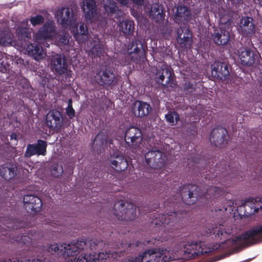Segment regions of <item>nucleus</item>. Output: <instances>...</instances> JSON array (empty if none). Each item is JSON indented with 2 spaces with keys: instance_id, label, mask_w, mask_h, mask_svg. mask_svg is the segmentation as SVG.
<instances>
[{
  "instance_id": "f257e3e1",
  "label": "nucleus",
  "mask_w": 262,
  "mask_h": 262,
  "mask_svg": "<svg viewBox=\"0 0 262 262\" xmlns=\"http://www.w3.org/2000/svg\"><path fill=\"white\" fill-rule=\"evenodd\" d=\"M99 243L96 239L81 240L66 246L64 252L71 257V262H93L106 259L111 256L115 258L116 254H111L110 251L100 252L97 255L92 254L90 251L95 250Z\"/></svg>"
},
{
  "instance_id": "f03ea898",
  "label": "nucleus",
  "mask_w": 262,
  "mask_h": 262,
  "mask_svg": "<svg viewBox=\"0 0 262 262\" xmlns=\"http://www.w3.org/2000/svg\"><path fill=\"white\" fill-rule=\"evenodd\" d=\"M217 239L222 240L219 247L222 248L232 246L240 247L246 244H253L262 241V225L254 227L241 236L232 237L231 230L224 225H220L212 229Z\"/></svg>"
},
{
  "instance_id": "7ed1b4c3",
  "label": "nucleus",
  "mask_w": 262,
  "mask_h": 262,
  "mask_svg": "<svg viewBox=\"0 0 262 262\" xmlns=\"http://www.w3.org/2000/svg\"><path fill=\"white\" fill-rule=\"evenodd\" d=\"M114 213L119 220H131L136 216L137 208L132 203L119 201L114 205Z\"/></svg>"
},
{
  "instance_id": "20e7f679",
  "label": "nucleus",
  "mask_w": 262,
  "mask_h": 262,
  "mask_svg": "<svg viewBox=\"0 0 262 262\" xmlns=\"http://www.w3.org/2000/svg\"><path fill=\"white\" fill-rule=\"evenodd\" d=\"M83 16L87 23H93L101 19L94 0H83L81 6Z\"/></svg>"
},
{
  "instance_id": "39448f33",
  "label": "nucleus",
  "mask_w": 262,
  "mask_h": 262,
  "mask_svg": "<svg viewBox=\"0 0 262 262\" xmlns=\"http://www.w3.org/2000/svg\"><path fill=\"white\" fill-rule=\"evenodd\" d=\"M57 35L55 23L52 21L46 23L39 29L34 37L37 44H41L45 39H53Z\"/></svg>"
},
{
  "instance_id": "423d86ee",
  "label": "nucleus",
  "mask_w": 262,
  "mask_h": 262,
  "mask_svg": "<svg viewBox=\"0 0 262 262\" xmlns=\"http://www.w3.org/2000/svg\"><path fill=\"white\" fill-rule=\"evenodd\" d=\"M145 158L147 164L154 169L162 167L166 160L165 154L158 150L149 151L145 154Z\"/></svg>"
},
{
  "instance_id": "0eeeda50",
  "label": "nucleus",
  "mask_w": 262,
  "mask_h": 262,
  "mask_svg": "<svg viewBox=\"0 0 262 262\" xmlns=\"http://www.w3.org/2000/svg\"><path fill=\"white\" fill-rule=\"evenodd\" d=\"M58 23L63 28H70L76 19L74 18L72 10L69 8H62L59 9L56 14Z\"/></svg>"
},
{
  "instance_id": "6e6552de",
  "label": "nucleus",
  "mask_w": 262,
  "mask_h": 262,
  "mask_svg": "<svg viewBox=\"0 0 262 262\" xmlns=\"http://www.w3.org/2000/svg\"><path fill=\"white\" fill-rule=\"evenodd\" d=\"M46 123L48 126L53 130L59 132L63 125L60 113L56 110L49 112L47 115Z\"/></svg>"
},
{
  "instance_id": "1a4fd4ad",
  "label": "nucleus",
  "mask_w": 262,
  "mask_h": 262,
  "mask_svg": "<svg viewBox=\"0 0 262 262\" xmlns=\"http://www.w3.org/2000/svg\"><path fill=\"white\" fill-rule=\"evenodd\" d=\"M50 65L52 70L59 75L64 74L68 71V66L62 55H53L51 59Z\"/></svg>"
},
{
  "instance_id": "9d476101",
  "label": "nucleus",
  "mask_w": 262,
  "mask_h": 262,
  "mask_svg": "<svg viewBox=\"0 0 262 262\" xmlns=\"http://www.w3.org/2000/svg\"><path fill=\"white\" fill-rule=\"evenodd\" d=\"M24 205L27 212H37L40 210L42 207L41 200L33 195H26L24 197Z\"/></svg>"
},
{
  "instance_id": "9b49d317",
  "label": "nucleus",
  "mask_w": 262,
  "mask_h": 262,
  "mask_svg": "<svg viewBox=\"0 0 262 262\" xmlns=\"http://www.w3.org/2000/svg\"><path fill=\"white\" fill-rule=\"evenodd\" d=\"M125 140L128 145L136 146L142 140V133L137 127H130L125 132Z\"/></svg>"
},
{
  "instance_id": "f8f14e48",
  "label": "nucleus",
  "mask_w": 262,
  "mask_h": 262,
  "mask_svg": "<svg viewBox=\"0 0 262 262\" xmlns=\"http://www.w3.org/2000/svg\"><path fill=\"white\" fill-rule=\"evenodd\" d=\"M69 30L79 42H82L88 38V28L84 23H80L79 29H78V24L75 20L73 23Z\"/></svg>"
},
{
  "instance_id": "ddd939ff",
  "label": "nucleus",
  "mask_w": 262,
  "mask_h": 262,
  "mask_svg": "<svg viewBox=\"0 0 262 262\" xmlns=\"http://www.w3.org/2000/svg\"><path fill=\"white\" fill-rule=\"evenodd\" d=\"M185 190L182 192V197L185 203L189 205L194 203L198 198L203 194L200 188L195 185L189 186Z\"/></svg>"
},
{
  "instance_id": "4468645a",
  "label": "nucleus",
  "mask_w": 262,
  "mask_h": 262,
  "mask_svg": "<svg viewBox=\"0 0 262 262\" xmlns=\"http://www.w3.org/2000/svg\"><path fill=\"white\" fill-rule=\"evenodd\" d=\"M238 57L241 63L250 66L253 65L258 59V54L247 48H242L238 51Z\"/></svg>"
},
{
  "instance_id": "2eb2a0df",
  "label": "nucleus",
  "mask_w": 262,
  "mask_h": 262,
  "mask_svg": "<svg viewBox=\"0 0 262 262\" xmlns=\"http://www.w3.org/2000/svg\"><path fill=\"white\" fill-rule=\"evenodd\" d=\"M227 139V130L224 128L219 127L212 130L210 140L215 146L221 147L226 142Z\"/></svg>"
},
{
  "instance_id": "dca6fc26",
  "label": "nucleus",
  "mask_w": 262,
  "mask_h": 262,
  "mask_svg": "<svg viewBox=\"0 0 262 262\" xmlns=\"http://www.w3.org/2000/svg\"><path fill=\"white\" fill-rule=\"evenodd\" d=\"M191 34L187 26L181 27L178 30L177 40L182 47L187 48L191 43Z\"/></svg>"
},
{
  "instance_id": "f3484780",
  "label": "nucleus",
  "mask_w": 262,
  "mask_h": 262,
  "mask_svg": "<svg viewBox=\"0 0 262 262\" xmlns=\"http://www.w3.org/2000/svg\"><path fill=\"white\" fill-rule=\"evenodd\" d=\"M148 252L150 255V260L155 262H166L174 259L169 255V251L166 250L153 249L148 250Z\"/></svg>"
},
{
  "instance_id": "a211bd4d",
  "label": "nucleus",
  "mask_w": 262,
  "mask_h": 262,
  "mask_svg": "<svg viewBox=\"0 0 262 262\" xmlns=\"http://www.w3.org/2000/svg\"><path fill=\"white\" fill-rule=\"evenodd\" d=\"M47 143L43 140H38L36 145L30 144L27 146L25 156H31L37 154L38 155H45L46 152Z\"/></svg>"
},
{
  "instance_id": "6ab92c4d",
  "label": "nucleus",
  "mask_w": 262,
  "mask_h": 262,
  "mask_svg": "<svg viewBox=\"0 0 262 262\" xmlns=\"http://www.w3.org/2000/svg\"><path fill=\"white\" fill-rule=\"evenodd\" d=\"M156 75L158 82H162L166 76L168 79V82L166 83L167 86L171 88H174L176 86V81L172 78L169 70L166 66L162 64L161 68L157 70Z\"/></svg>"
},
{
  "instance_id": "aec40b11",
  "label": "nucleus",
  "mask_w": 262,
  "mask_h": 262,
  "mask_svg": "<svg viewBox=\"0 0 262 262\" xmlns=\"http://www.w3.org/2000/svg\"><path fill=\"white\" fill-rule=\"evenodd\" d=\"M183 252L186 254L190 255V257H194L199 254L206 253L207 251L205 250L201 243H191L188 242L187 244L184 245Z\"/></svg>"
},
{
  "instance_id": "412c9836",
  "label": "nucleus",
  "mask_w": 262,
  "mask_h": 262,
  "mask_svg": "<svg viewBox=\"0 0 262 262\" xmlns=\"http://www.w3.org/2000/svg\"><path fill=\"white\" fill-rule=\"evenodd\" d=\"M146 48L144 41L142 39H136L132 41L128 46L127 52L129 54L133 53L137 54L139 56H142L145 51Z\"/></svg>"
},
{
  "instance_id": "4be33fe9",
  "label": "nucleus",
  "mask_w": 262,
  "mask_h": 262,
  "mask_svg": "<svg viewBox=\"0 0 262 262\" xmlns=\"http://www.w3.org/2000/svg\"><path fill=\"white\" fill-rule=\"evenodd\" d=\"M117 28L121 34L126 37H129L134 33L135 29L134 23L130 20H120Z\"/></svg>"
},
{
  "instance_id": "5701e85b",
  "label": "nucleus",
  "mask_w": 262,
  "mask_h": 262,
  "mask_svg": "<svg viewBox=\"0 0 262 262\" xmlns=\"http://www.w3.org/2000/svg\"><path fill=\"white\" fill-rule=\"evenodd\" d=\"M110 164L112 167L118 171L125 170L128 166L127 162L124 157L120 155L112 156L110 160Z\"/></svg>"
},
{
  "instance_id": "b1692460",
  "label": "nucleus",
  "mask_w": 262,
  "mask_h": 262,
  "mask_svg": "<svg viewBox=\"0 0 262 262\" xmlns=\"http://www.w3.org/2000/svg\"><path fill=\"white\" fill-rule=\"evenodd\" d=\"M212 74L221 79H225L229 75L227 65L224 63L216 62L214 64Z\"/></svg>"
},
{
  "instance_id": "393cba45",
  "label": "nucleus",
  "mask_w": 262,
  "mask_h": 262,
  "mask_svg": "<svg viewBox=\"0 0 262 262\" xmlns=\"http://www.w3.org/2000/svg\"><path fill=\"white\" fill-rule=\"evenodd\" d=\"M151 110V108L149 104L141 101L136 102L133 108L134 115L139 117L148 115Z\"/></svg>"
},
{
  "instance_id": "a878e982",
  "label": "nucleus",
  "mask_w": 262,
  "mask_h": 262,
  "mask_svg": "<svg viewBox=\"0 0 262 262\" xmlns=\"http://www.w3.org/2000/svg\"><path fill=\"white\" fill-rule=\"evenodd\" d=\"M190 17V11L187 7L182 6L178 7L174 16V20L177 23L185 24V22L189 20Z\"/></svg>"
},
{
  "instance_id": "bb28decb",
  "label": "nucleus",
  "mask_w": 262,
  "mask_h": 262,
  "mask_svg": "<svg viewBox=\"0 0 262 262\" xmlns=\"http://www.w3.org/2000/svg\"><path fill=\"white\" fill-rule=\"evenodd\" d=\"M229 33L228 31L224 30L221 27L220 30H215L213 35L214 42L218 45H225L229 40Z\"/></svg>"
},
{
  "instance_id": "cd10ccee",
  "label": "nucleus",
  "mask_w": 262,
  "mask_h": 262,
  "mask_svg": "<svg viewBox=\"0 0 262 262\" xmlns=\"http://www.w3.org/2000/svg\"><path fill=\"white\" fill-rule=\"evenodd\" d=\"M114 78V74L110 71H105L102 73L99 72L95 77L97 82L101 85L111 84L113 82Z\"/></svg>"
},
{
  "instance_id": "c85d7f7f",
  "label": "nucleus",
  "mask_w": 262,
  "mask_h": 262,
  "mask_svg": "<svg viewBox=\"0 0 262 262\" xmlns=\"http://www.w3.org/2000/svg\"><path fill=\"white\" fill-rule=\"evenodd\" d=\"M0 44L3 46H12L14 47L24 46L23 41H15L11 38V34L9 32H4L0 34Z\"/></svg>"
},
{
  "instance_id": "c756f323",
  "label": "nucleus",
  "mask_w": 262,
  "mask_h": 262,
  "mask_svg": "<svg viewBox=\"0 0 262 262\" xmlns=\"http://www.w3.org/2000/svg\"><path fill=\"white\" fill-rule=\"evenodd\" d=\"M26 52L30 56H32L35 60H39L46 56V52L42 47L34 46L32 43L28 45L26 48Z\"/></svg>"
},
{
  "instance_id": "7c9ffc66",
  "label": "nucleus",
  "mask_w": 262,
  "mask_h": 262,
  "mask_svg": "<svg viewBox=\"0 0 262 262\" xmlns=\"http://www.w3.org/2000/svg\"><path fill=\"white\" fill-rule=\"evenodd\" d=\"M149 17L155 22L159 23L164 18L162 7L158 4H152L149 12Z\"/></svg>"
},
{
  "instance_id": "2f4dec72",
  "label": "nucleus",
  "mask_w": 262,
  "mask_h": 262,
  "mask_svg": "<svg viewBox=\"0 0 262 262\" xmlns=\"http://www.w3.org/2000/svg\"><path fill=\"white\" fill-rule=\"evenodd\" d=\"M89 54L92 57H99L102 54V49L98 39L95 40L91 43Z\"/></svg>"
},
{
  "instance_id": "473e14b6",
  "label": "nucleus",
  "mask_w": 262,
  "mask_h": 262,
  "mask_svg": "<svg viewBox=\"0 0 262 262\" xmlns=\"http://www.w3.org/2000/svg\"><path fill=\"white\" fill-rule=\"evenodd\" d=\"M16 171L15 167L3 166L0 169V174L5 180H8L14 177Z\"/></svg>"
},
{
  "instance_id": "72a5a7b5",
  "label": "nucleus",
  "mask_w": 262,
  "mask_h": 262,
  "mask_svg": "<svg viewBox=\"0 0 262 262\" xmlns=\"http://www.w3.org/2000/svg\"><path fill=\"white\" fill-rule=\"evenodd\" d=\"M262 204V198L257 197L255 199H248L245 201L244 206L245 207H249L254 208L255 211H257L258 207L262 208V206L260 205Z\"/></svg>"
},
{
  "instance_id": "f704fd0d",
  "label": "nucleus",
  "mask_w": 262,
  "mask_h": 262,
  "mask_svg": "<svg viewBox=\"0 0 262 262\" xmlns=\"http://www.w3.org/2000/svg\"><path fill=\"white\" fill-rule=\"evenodd\" d=\"M104 9L107 14L116 13L118 10V8L113 0H104Z\"/></svg>"
},
{
  "instance_id": "c9c22d12",
  "label": "nucleus",
  "mask_w": 262,
  "mask_h": 262,
  "mask_svg": "<svg viewBox=\"0 0 262 262\" xmlns=\"http://www.w3.org/2000/svg\"><path fill=\"white\" fill-rule=\"evenodd\" d=\"M165 117L170 125H176L180 119L179 114L176 112H168L165 115Z\"/></svg>"
},
{
  "instance_id": "e433bc0d",
  "label": "nucleus",
  "mask_w": 262,
  "mask_h": 262,
  "mask_svg": "<svg viewBox=\"0 0 262 262\" xmlns=\"http://www.w3.org/2000/svg\"><path fill=\"white\" fill-rule=\"evenodd\" d=\"M107 135L105 133H100L96 137L94 144L96 146H102L106 142Z\"/></svg>"
},
{
  "instance_id": "4c0bfd02",
  "label": "nucleus",
  "mask_w": 262,
  "mask_h": 262,
  "mask_svg": "<svg viewBox=\"0 0 262 262\" xmlns=\"http://www.w3.org/2000/svg\"><path fill=\"white\" fill-rule=\"evenodd\" d=\"M241 30L244 35L252 37L255 36V27L254 24H250L246 27L241 28Z\"/></svg>"
},
{
  "instance_id": "58836bf2",
  "label": "nucleus",
  "mask_w": 262,
  "mask_h": 262,
  "mask_svg": "<svg viewBox=\"0 0 262 262\" xmlns=\"http://www.w3.org/2000/svg\"><path fill=\"white\" fill-rule=\"evenodd\" d=\"M18 38L26 41L27 38L31 37V30L27 29L26 28H18L16 30Z\"/></svg>"
},
{
  "instance_id": "ea45409f",
  "label": "nucleus",
  "mask_w": 262,
  "mask_h": 262,
  "mask_svg": "<svg viewBox=\"0 0 262 262\" xmlns=\"http://www.w3.org/2000/svg\"><path fill=\"white\" fill-rule=\"evenodd\" d=\"M63 171V167L61 165L59 164L53 165L51 170L52 176L55 178H59L62 175Z\"/></svg>"
},
{
  "instance_id": "a19ab883",
  "label": "nucleus",
  "mask_w": 262,
  "mask_h": 262,
  "mask_svg": "<svg viewBox=\"0 0 262 262\" xmlns=\"http://www.w3.org/2000/svg\"><path fill=\"white\" fill-rule=\"evenodd\" d=\"M70 36L68 34H64L62 35H59L58 37L57 41L58 45L61 47H63L67 45L69 42Z\"/></svg>"
},
{
  "instance_id": "79ce46f5",
  "label": "nucleus",
  "mask_w": 262,
  "mask_h": 262,
  "mask_svg": "<svg viewBox=\"0 0 262 262\" xmlns=\"http://www.w3.org/2000/svg\"><path fill=\"white\" fill-rule=\"evenodd\" d=\"M150 255L149 254L148 250L145 251L142 254L139 255L137 257V260L138 262H155L154 260H150Z\"/></svg>"
},
{
  "instance_id": "37998d69",
  "label": "nucleus",
  "mask_w": 262,
  "mask_h": 262,
  "mask_svg": "<svg viewBox=\"0 0 262 262\" xmlns=\"http://www.w3.org/2000/svg\"><path fill=\"white\" fill-rule=\"evenodd\" d=\"M176 217V213L174 212L171 213L170 214H167V215H162L161 216V221L162 224H168L170 223V221L172 220L173 222L175 219Z\"/></svg>"
},
{
  "instance_id": "c03bdc74",
  "label": "nucleus",
  "mask_w": 262,
  "mask_h": 262,
  "mask_svg": "<svg viewBox=\"0 0 262 262\" xmlns=\"http://www.w3.org/2000/svg\"><path fill=\"white\" fill-rule=\"evenodd\" d=\"M36 232L34 231H31L27 235H23L21 237V241L24 243H28L30 242V239H32L36 237Z\"/></svg>"
},
{
  "instance_id": "a18cd8bd",
  "label": "nucleus",
  "mask_w": 262,
  "mask_h": 262,
  "mask_svg": "<svg viewBox=\"0 0 262 262\" xmlns=\"http://www.w3.org/2000/svg\"><path fill=\"white\" fill-rule=\"evenodd\" d=\"M130 2L132 3L134 9L136 12L135 8L139 9V7H141L142 5H144V8L145 9L147 6V4L145 2L144 0H130Z\"/></svg>"
},
{
  "instance_id": "49530a36",
  "label": "nucleus",
  "mask_w": 262,
  "mask_h": 262,
  "mask_svg": "<svg viewBox=\"0 0 262 262\" xmlns=\"http://www.w3.org/2000/svg\"><path fill=\"white\" fill-rule=\"evenodd\" d=\"M43 17L39 15L32 17L30 18L31 23L34 26L41 24L43 22Z\"/></svg>"
},
{
  "instance_id": "de8ad7c7",
  "label": "nucleus",
  "mask_w": 262,
  "mask_h": 262,
  "mask_svg": "<svg viewBox=\"0 0 262 262\" xmlns=\"http://www.w3.org/2000/svg\"><path fill=\"white\" fill-rule=\"evenodd\" d=\"M250 24H254L253 23V19L252 18L249 17H243L241 20H240V27L241 29L246 27L248 25H250Z\"/></svg>"
},
{
  "instance_id": "09e8293b",
  "label": "nucleus",
  "mask_w": 262,
  "mask_h": 262,
  "mask_svg": "<svg viewBox=\"0 0 262 262\" xmlns=\"http://www.w3.org/2000/svg\"><path fill=\"white\" fill-rule=\"evenodd\" d=\"M66 113L70 118L75 116V111L72 107V100L70 99L68 101V106L66 109Z\"/></svg>"
},
{
  "instance_id": "8fccbe9b",
  "label": "nucleus",
  "mask_w": 262,
  "mask_h": 262,
  "mask_svg": "<svg viewBox=\"0 0 262 262\" xmlns=\"http://www.w3.org/2000/svg\"><path fill=\"white\" fill-rule=\"evenodd\" d=\"M59 247L57 244L51 245L48 248V251L50 253H54L59 250H60Z\"/></svg>"
},
{
  "instance_id": "3c124183",
  "label": "nucleus",
  "mask_w": 262,
  "mask_h": 262,
  "mask_svg": "<svg viewBox=\"0 0 262 262\" xmlns=\"http://www.w3.org/2000/svg\"><path fill=\"white\" fill-rule=\"evenodd\" d=\"M220 191V189L216 187H213L210 189H209L208 190V193L209 194H212L214 195H216V193H217L219 191Z\"/></svg>"
},
{
  "instance_id": "603ef678",
  "label": "nucleus",
  "mask_w": 262,
  "mask_h": 262,
  "mask_svg": "<svg viewBox=\"0 0 262 262\" xmlns=\"http://www.w3.org/2000/svg\"><path fill=\"white\" fill-rule=\"evenodd\" d=\"M122 262H138V261L137 260V257H135L134 259L130 258L123 259Z\"/></svg>"
},
{
  "instance_id": "864d4df0",
  "label": "nucleus",
  "mask_w": 262,
  "mask_h": 262,
  "mask_svg": "<svg viewBox=\"0 0 262 262\" xmlns=\"http://www.w3.org/2000/svg\"><path fill=\"white\" fill-rule=\"evenodd\" d=\"M193 87V85L192 84H190V82H186L184 88L186 90H189V89H192Z\"/></svg>"
},
{
  "instance_id": "5fc2aeb1",
  "label": "nucleus",
  "mask_w": 262,
  "mask_h": 262,
  "mask_svg": "<svg viewBox=\"0 0 262 262\" xmlns=\"http://www.w3.org/2000/svg\"><path fill=\"white\" fill-rule=\"evenodd\" d=\"M223 0H210V1L215 3H221Z\"/></svg>"
},
{
  "instance_id": "6e6d98bb",
  "label": "nucleus",
  "mask_w": 262,
  "mask_h": 262,
  "mask_svg": "<svg viewBox=\"0 0 262 262\" xmlns=\"http://www.w3.org/2000/svg\"><path fill=\"white\" fill-rule=\"evenodd\" d=\"M10 137H11V139H15H15H16V134H12L11 135V136H10Z\"/></svg>"
},
{
  "instance_id": "4d7b16f0",
  "label": "nucleus",
  "mask_w": 262,
  "mask_h": 262,
  "mask_svg": "<svg viewBox=\"0 0 262 262\" xmlns=\"http://www.w3.org/2000/svg\"><path fill=\"white\" fill-rule=\"evenodd\" d=\"M27 260L25 261L24 259L18 260L17 261L15 260L12 261V262H26Z\"/></svg>"
},
{
  "instance_id": "13d9d810",
  "label": "nucleus",
  "mask_w": 262,
  "mask_h": 262,
  "mask_svg": "<svg viewBox=\"0 0 262 262\" xmlns=\"http://www.w3.org/2000/svg\"><path fill=\"white\" fill-rule=\"evenodd\" d=\"M23 23V24H24V26H25V25H27V24H28V20H25V21H24Z\"/></svg>"
},
{
  "instance_id": "bf43d9fd",
  "label": "nucleus",
  "mask_w": 262,
  "mask_h": 262,
  "mask_svg": "<svg viewBox=\"0 0 262 262\" xmlns=\"http://www.w3.org/2000/svg\"><path fill=\"white\" fill-rule=\"evenodd\" d=\"M46 46L47 47H48H48H49V43H46Z\"/></svg>"
},
{
  "instance_id": "052dcab7",
  "label": "nucleus",
  "mask_w": 262,
  "mask_h": 262,
  "mask_svg": "<svg viewBox=\"0 0 262 262\" xmlns=\"http://www.w3.org/2000/svg\"><path fill=\"white\" fill-rule=\"evenodd\" d=\"M174 251H175V252H176H176H178V249H174Z\"/></svg>"
},
{
  "instance_id": "680f3d73",
  "label": "nucleus",
  "mask_w": 262,
  "mask_h": 262,
  "mask_svg": "<svg viewBox=\"0 0 262 262\" xmlns=\"http://www.w3.org/2000/svg\"><path fill=\"white\" fill-rule=\"evenodd\" d=\"M209 232H207V233H211L212 232L210 229H209Z\"/></svg>"
},
{
  "instance_id": "e2e57ef3",
  "label": "nucleus",
  "mask_w": 262,
  "mask_h": 262,
  "mask_svg": "<svg viewBox=\"0 0 262 262\" xmlns=\"http://www.w3.org/2000/svg\"><path fill=\"white\" fill-rule=\"evenodd\" d=\"M217 248H218L217 247H215V248H213V249L215 250V249H217Z\"/></svg>"
},
{
  "instance_id": "0e129e2a",
  "label": "nucleus",
  "mask_w": 262,
  "mask_h": 262,
  "mask_svg": "<svg viewBox=\"0 0 262 262\" xmlns=\"http://www.w3.org/2000/svg\"><path fill=\"white\" fill-rule=\"evenodd\" d=\"M31 262H35V259H32Z\"/></svg>"
},
{
  "instance_id": "69168bd1",
  "label": "nucleus",
  "mask_w": 262,
  "mask_h": 262,
  "mask_svg": "<svg viewBox=\"0 0 262 262\" xmlns=\"http://www.w3.org/2000/svg\"><path fill=\"white\" fill-rule=\"evenodd\" d=\"M155 224H158L157 221H156V222H155Z\"/></svg>"
},
{
  "instance_id": "338daca9",
  "label": "nucleus",
  "mask_w": 262,
  "mask_h": 262,
  "mask_svg": "<svg viewBox=\"0 0 262 262\" xmlns=\"http://www.w3.org/2000/svg\"><path fill=\"white\" fill-rule=\"evenodd\" d=\"M28 262H30L31 260L30 259H28Z\"/></svg>"
}]
</instances>
